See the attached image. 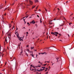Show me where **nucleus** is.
Segmentation results:
<instances>
[{
	"label": "nucleus",
	"mask_w": 74,
	"mask_h": 74,
	"mask_svg": "<svg viewBox=\"0 0 74 74\" xmlns=\"http://www.w3.org/2000/svg\"><path fill=\"white\" fill-rule=\"evenodd\" d=\"M38 63H40V61H39Z\"/></svg>",
	"instance_id": "nucleus-59"
},
{
	"label": "nucleus",
	"mask_w": 74,
	"mask_h": 74,
	"mask_svg": "<svg viewBox=\"0 0 74 74\" xmlns=\"http://www.w3.org/2000/svg\"><path fill=\"white\" fill-rule=\"evenodd\" d=\"M54 33H55V34H59V33H58V32H55Z\"/></svg>",
	"instance_id": "nucleus-10"
},
{
	"label": "nucleus",
	"mask_w": 74,
	"mask_h": 74,
	"mask_svg": "<svg viewBox=\"0 0 74 74\" xmlns=\"http://www.w3.org/2000/svg\"><path fill=\"white\" fill-rule=\"evenodd\" d=\"M41 67V66H36V67Z\"/></svg>",
	"instance_id": "nucleus-13"
},
{
	"label": "nucleus",
	"mask_w": 74,
	"mask_h": 74,
	"mask_svg": "<svg viewBox=\"0 0 74 74\" xmlns=\"http://www.w3.org/2000/svg\"><path fill=\"white\" fill-rule=\"evenodd\" d=\"M1 5H0V9H1Z\"/></svg>",
	"instance_id": "nucleus-35"
},
{
	"label": "nucleus",
	"mask_w": 74,
	"mask_h": 74,
	"mask_svg": "<svg viewBox=\"0 0 74 74\" xmlns=\"http://www.w3.org/2000/svg\"><path fill=\"white\" fill-rule=\"evenodd\" d=\"M10 9H11V8H10L9 9H8V11H10Z\"/></svg>",
	"instance_id": "nucleus-19"
},
{
	"label": "nucleus",
	"mask_w": 74,
	"mask_h": 74,
	"mask_svg": "<svg viewBox=\"0 0 74 74\" xmlns=\"http://www.w3.org/2000/svg\"><path fill=\"white\" fill-rule=\"evenodd\" d=\"M38 71V70H35V71Z\"/></svg>",
	"instance_id": "nucleus-37"
},
{
	"label": "nucleus",
	"mask_w": 74,
	"mask_h": 74,
	"mask_svg": "<svg viewBox=\"0 0 74 74\" xmlns=\"http://www.w3.org/2000/svg\"><path fill=\"white\" fill-rule=\"evenodd\" d=\"M23 20H24V22H25V19H23Z\"/></svg>",
	"instance_id": "nucleus-62"
},
{
	"label": "nucleus",
	"mask_w": 74,
	"mask_h": 74,
	"mask_svg": "<svg viewBox=\"0 0 74 74\" xmlns=\"http://www.w3.org/2000/svg\"><path fill=\"white\" fill-rule=\"evenodd\" d=\"M14 26H13V28H12V29H14Z\"/></svg>",
	"instance_id": "nucleus-51"
},
{
	"label": "nucleus",
	"mask_w": 74,
	"mask_h": 74,
	"mask_svg": "<svg viewBox=\"0 0 74 74\" xmlns=\"http://www.w3.org/2000/svg\"><path fill=\"white\" fill-rule=\"evenodd\" d=\"M56 59H57V60H58V57H56Z\"/></svg>",
	"instance_id": "nucleus-33"
},
{
	"label": "nucleus",
	"mask_w": 74,
	"mask_h": 74,
	"mask_svg": "<svg viewBox=\"0 0 74 74\" xmlns=\"http://www.w3.org/2000/svg\"><path fill=\"white\" fill-rule=\"evenodd\" d=\"M69 25H71V24H70V23H69Z\"/></svg>",
	"instance_id": "nucleus-64"
},
{
	"label": "nucleus",
	"mask_w": 74,
	"mask_h": 74,
	"mask_svg": "<svg viewBox=\"0 0 74 74\" xmlns=\"http://www.w3.org/2000/svg\"><path fill=\"white\" fill-rule=\"evenodd\" d=\"M59 35L60 36H62V35L60 34H59Z\"/></svg>",
	"instance_id": "nucleus-20"
},
{
	"label": "nucleus",
	"mask_w": 74,
	"mask_h": 74,
	"mask_svg": "<svg viewBox=\"0 0 74 74\" xmlns=\"http://www.w3.org/2000/svg\"><path fill=\"white\" fill-rule=\"evenodd\" d=\"M48 72H47L46 73V74H48Z\"/></svg>",
	"instance_id": "nucleus-38"
},
{
	"label": "nucleus",
	"mask_w": 74,
	"mask_h": 74,
	"mask_svg": "<svg viewBox=\"0 0 74 74\" xmlns=\"http://www.w3.org/2000/svg\"><path fill=\"white\" fill-rule=\"evenodd\" d=\"M57 59H59V57H57Z\"/></svg>",
	"instance_id": "nucleus-61"
},
{
	"label": "nucleus",
	"mask_w": 74,
	"mask_h": 74,
	"mask_svg": "<svg viewBox=\"0 0 74 74\" xmlns=\"http://www.w3.org/2000/svg\"><path fill=\"white\" fill-rule=\"evenodd\" d=\"M26 33H27V34H28V32H27Z\"/></svg>",
	"instance_id": "nucleus-60"
},
{
	"label": "nucleus",
	"mask_w": 74,
	"mask_h": 74,
	"mask_svg": "<svg viewBox=\"0 0 74 74\" xmlns=\"http://www.w3.org/2000/svg\"><path fill=\"white\" fill-rule=\"evenodd\" d=\"M29 3L31 5H33V2L32 1H31V0H29Z\"/></svg>",
	"instance_id": "nucleus-3"
},
{
	"label": "nucleus",
	"mask_w": 74,
	"mask_h": 74,
	"mask_svg": "<svg viewBox=\"0 0 74 74\" xmlns=\"http://www.w3.org/2000/svg\"><path fill=\"white\" fill-rule=\"evenodd\" d=\"M17 37L18 38L19 40H20L21 41L23 39V37L21 38L19 36V34L17 33Z\"/></svg>",
	"instance_id": "nucleus-1"
},
{
	"label": "nucleus",
	"mask_w": 74,
	"mask_h": 74,
	"mask_svg": "<svg viewBox=\"0 0 74 74\" xmlns=\"http://www.w3.org/2000/svg\"><path fill=\"white\" fill-rule=\"evenodd\" d=\"M42 71V70L41 69L40 70V71Z\"/></svg>",
	"instance_id": "nucleus-26"
},
{
	"label": "nucleus",
	"mask_w": 74,
	"mask_h": 74,
	"mask_svg": "<svg viewBox=\"0 0 74 74\" xmlns=\"http://www.w3.org/2000/svg\"><path fill=\"white\" fill-rule=\"evenodd\" d=\"M11 25V24H10V26H9V27L10 28L11 27V25Z\"/></svg>",
	"instance_id": "nucleus-23"
},
{
	"label": "nucleus",
	"mask_w": 74,
	"mask_h": 74,
	"mask_svg": "<svg viewBox=\"0 0 74 74\" xmlns=\"http://www.w3.org/2000/svg\"><path fill=\"white\" fill-rule=\"evenodd\" d=\"M5 42H7V39H6L5 40Z\"/></svg>",
	"instance_id": "nucleus-22"
},
{
	"label": "nucleus",
	"mask_w": 74,
	"mask_h": 74,
	"mask_svg": "<svg viewBox=\"0 0 74 74\" xmlns=\"http://www.w3.org/2000/svg\"><path fill=\"white\" fill-rule=\"evenodd\" d=\"M50 24H52V23H49Z\"/></svg>",
	"instance_id": "nucleus-47"
},
{
	"label": "nucleus",
	"mask_w": 74,
	"mask_h": 74,
	"mask_svg": "<svg viewBox=\"0 0 74 74\" xmlns=\"http://www.w3.org/2000/svg\"><path fill=\"white\" fill-rule=\"evenodd\" d=\"M25 53L26 55H27V56H28V54H27V53L25 52Z\"/></svg>",
	"instance_id": "nucleus-15"
},
{
	"label": "nucleus",
	"mask_w": 74,
	"mask_h": 74,
	"mask_svg": "<svg viewBox=\"0 0 74 74\" xmlns=\"http://www.w3.org/2000/svg\"><path fill=\"white\" fill-rule=\"evenodd\" d=\"M9 69H12V67H10L9 68Z\"/></svg>",
	"instance_id": "nucleus-39"
},
{
	"label": "nucleus",
	"mask_w": 74,
	"mask_h": 74,
	"mask_svg": "<svg viewBox=\"0 0 74 74\" xmlns=\"http://www.w3.org/2000/svg\"><path fill=\"white\" fill-rule=\"evenodd\" d=\"M40 23H41V22H42V21H41V18H40Z\"/></svg>",
	"instance_id": "nucleus-25"
},
{
	"label": "nucleus",
	"mask_w": 74,
	"mask_h": 74,
	"mask_svg": "<svg viewBox=\"0 0 74 74\" xmlns=\"http://www.w3.org/2000/svg\"><path fill=\"white\" fill-rule=\"evenodd\" d=\"M30 55H32V57H33V58H34V55H33V52L32 53V54H30Z\"/></svg>",
	"instance_id": "nucleus-7"
},
{
	"label": "nucleus",
	"mask_w": 74,
	"mask_h": 74,
	"mask_svg": "<svg viewBox=\"0 0 74 74\" xmlns=\"http://www.w3.org/2000/svg\"><path fill=\"white\" fill-rule=\"evenodd\" d=\"M36 58H37V54L36 55Z\"/></svg>",
	"instance_id": "nucleus-55"
},
{
	"label": "nucleus",
	"mask_w": 74,
	"mask_h": 74,
	"mask_svg": "<svg viewBox=\"0 0 74 74\" xmlns=\"http://www.w3.org/2000/svg\"><path fill=\"white\" fill-rule=\"evenodd\" d=\"M18 29V28H17V27H16V30H17Z\"/></svg>",
	"instance_id": "nucleus-56"
},
{
	"label": "nucleus",
	"mask_w": 74,
	"mask_h": 74,
	"mask_svg": "<svg viewBox=\"0 0 74 74\" xmlns=\"http://www.w3.org/2000/svg\"><path fill=\"white\" fill-rule=\"evenodd\" d=\"M34 69H32V71H34Z\"/></svg>",
	"instance_id": "nucleus-30"
},
{
	"label": "nucleus",
	"mask_w": 74,
	"mask_h": 74,
	"mask_svg": "<svg viewBox=\"0 0 74 74\" xmlns=\"http://www.w3.org/2000/svg\"><path fill=\"white\" fill-rule=\"evenodd\" d=\"M47 64H45L44 65V66H46V65H47Z\"/></svg>",
	"instance_id": "nucleus-27"
},
{
	"label": "nucleus",
	"mask_w": 74,
	"mask_h": 74,
	"mask_svg": "<svg viewBox=\"0 0 74 74\" xmlns=\"http://www.w3.org/2000/svg\"><path fill=\"white\" fill-rule=\"evenodd\" d=\"M36 74H39V73H38V72H37Z\"/></svg>",
	"instance_id": "nucleus-43"
},
{
	"label": "nucleus",
	"mask_w": 74,
	"mask_h": 74,
	"mask_svg": "<svg viewBox=\"0 0 74 74\" xmlns=\"http://www.w3.org/2000/svg\"><path fill=\"white\" fill-rule=\"evenodd\" d=\"M67 35L69 37H70V35H69V34H67Z\"/></svg>",
	"instance_id": "nucleus-41"
},
{
	"label": "nucleus",
	"mask_w": 74,
	"mask_h": 74,
	"mask_svg": "<svg viewBox=\"0 0 74 74\" xmlns=\"http://www.w3.org/2000/svg\"><path fill=\"white\" fill-rule=\"evenodd\" d=\"M27 51H28L30 52V51H29V49H27Z\"/></svg>",
	"instance_id": "nucleus-42"
},
{
	"label": "nucleus",
	"mask_w": 74,
	"mask_h": 74,
	"mask_svg": "<svg viewBox=\"0 0 74 74\" xmlns=\"http://www.w3.org/2000/svg\"><path fill=\"white\" fill-rule=\"evenodd\" d=\"M13 59H14L12 60V61L13 60H14V59H15V58H14Z\"/></svg>",
	"instance_id": "nucleus-49"
},
{
	"label": "nucleus",
	"mask_w": 74,
	"mask_h": 74,
	"mask_svg": "<svg viewBox=\"0 0 74 74\" xmlns=\"http://www.w3.org/2000/svg\"><path fill=\"white\" fill-rule=\"evenodd\" d=\"M25 1H26L27 3H28V0H25Z\"/></svg>",
	"instance_id": "nucleus-21"
},
{
	"label": "nucleus",
	"mask_w": 74,
	"mask_h": 74,
	"mask_svg": "<svg viewBox=\"0 0 74 74\" xmlns=\"http://www.w3.org/2000/svg\"><path fill=\"white\" fill-rule=\"evenodd\" d=\"M4 51H5V49H4L3 51L2 52V53H3V52H4Z\"/></svg>",
	"instance_id": "nucleus-29"
},
{
	"label": "nucleus",
	"mask_w": 74,
	"mask_h": 74,
	"mask_svg": "<svg viewBox=\"0 0 74 74\" xmlns=\"http://www.w3.org/2000/svg\"><path fill=\"white\" fill-rule=\"evenodd\" d=\"M35 3H38V0H35Z\"/></svg>",
	"instance_id": "nucleus-6"
},
{
	"label": "nucleus",
	"mask_w": 74,
	"mask_h": 74,
	"mask_svg": "<svg viewBox=\"0 0 74 74\" xmlns=\"http://www.w3.org/2000/svg\"><path fill=\"white\" fill-rule=\"evenodd\" d=\"M27 25H29V23H27Z\"/></svg>",
	"instance_id": "nucleus-40"
},
{
	"label": "nucleus",
	"mask_w": 74,
	"mask_h": 74,
	"mask_svg": "<svg viewBox=\"0 0 74 74\" xmlns=\"http://www.w3.org/2000/svg\"><path fill=\"white\" fill-rule=\"evenodd\" d=\"M30 23H32V21Z\"/></svg>",
	"instance_id": "nucleus-50"
},
{
	"label": "nucleus",
	"mask_w": 74,
	"mask_h": 74,
	"mask_svg": "<svg viewBox=\"0 0 74 74\" xmlns=\"http://www.w3.org/2000/svg\"><path fill=\"white\" fill-rule=\"evenodd\" d=\"M35 7H36V6H34L33 7H32V8H34Z\"/></svg>",
	"instance_id": "nucleus-28"
},
{
	"label": "nucleus",
	"mask_w": 74,
	"mask_h": 74,
	"mask_svg": "<svg viewBox=\"0 0 74 74\" xmlns=\"http://www.w3.org/2000/svg\"><path fill=\"white\" fill-rule=\"evenodd\" d=\"M49 69H48V70H49V69H50V68H51L50 67V66H49Z\"/></svg>",
	"instance_id": "nucleus-48"
},
{
	"label": "nucleus",
	"mask_w": 74,
	"mask_h": 74,
	"mask_svg": "<svg viewBox=\"0 0 74 74\" xmlns=\"http://www.w3.org/2000/svg\"><path fill=\"white\" fill-rule=\"evenodd\" d=\"M21 7H22V8H25V6H23V3H21L20 5H19V6H21Z\"/></svg>",
	"instance_id": "nucleus-2"
},
{
	"label": "nucleus",
	"mask_w": 74,
	"mask_h": 74,
	"mask_svg": "<svg viewBox=\"0 0 74 74\" xmlns=\"http://www.w3.org/2000/svg\"><path fill=\"white\" fill-rule=\"evenodd\" d=\"M32 67H33L34 68H35V67L34 66H32Z\"/></svg>",
	"instance_id": "nucleus-52"
},
{
	"label": "nucleus",
	"mask_w": 74,
	"mask_h": 74,
	"mask_svg": "<svg viewBox=\"0 0 74 74\" xmlns=\"http://www.w3.org/2000/svg\"><path fill=\"white\" fill-rule=\"evenodd\" d=\"M30 66H31V67H32L33 66V65L32 64H31V65H30Z\"/></svg>",
	"instance_id": "nucleus-36"
},
{
	"label": "nucleus",
	"mask_w": 74,
	"mask_h": 74,
	"mask_svg": "<svg viewBox=\"0 0 74 74\" xmlns=\"http://www.w3.org/2000/svg\"><path fill=\"white\" fill-rule=\"evenodd\" d=\"M8 8H9V7H8L7 8H5V9L4 10V11H5V10H7V9Z\"/></svg>",
	"instance_id": "nucleus-12"
},
{
	"label": "nucleus",
	"mask_w": 74,
	"mask_h": 74,
	"mask_svg": "<svg viewBox=\"0 0 74 74\" xmlns=\"http://www.w3.org/2000/svg\"><path fill=\"white\" fill-rule=\"evenodd\" d=\"M42 69H45V67H42Z\"/></svg>",
	"instance_id": "nucleus-18"
},
{
	"label": "nucleus",
	"mask_w": 74,
	"mask_h": 74,
	"mask_svg": "<svg viewBox=\"0 0 74 74\" xmlns=\"http://www.w3.org/2000/svg\"><path fill=\"white\" fill-rule=\"evenodd\" d=\"M45 70V69H42V70Z\"/></svg>",
	"instance_id": "nucleus-44"
},
{
	"label": "nucleus",
	"mask_w": 74,
	"mask_h": 74,
	"mask_svg": "<svg viewBox=\"0 0 74 74\" xmlns=\"http://www.w3.org/2000/svg\"><path fill=\"white\" fill-rule=\"evenodd\" d=\"M37 16L38 17V18H40V16H38V15H37Z\"/></svg>",
	"instance_id": "nucleus-32"
},
{
	"label": "nucleus",
	"mask_w": 74,
	"mask_h": 74,
	"mask_svg": "<svg viewBox=\"0 0 74 74\" xmlns=\"http://www.w3.org/2000/svg\"><path fill=\"white\" fill-rule=\"evenodd\" d=\"M24 4H25V5H26L27 7H28V6H30V5L28 4H27H27H26L25 3H24Z\"/></svg>",
	"instance_id": "nucleus-5"
},
{
	"label": "nucleus",
	"mask_w": 74,
	"mask_h": 74,
	"mask_svg": "<svg viewBox=\"0 0 74 74\" xmlns=\"http://www.w3.org/2000/svg\"><path fill=\"white\" fill-rule=\"evenodd\" d=\"M32 23L33 24H34L35 23V21H32Z\"/></svg>",
	"instance_id": "nucleus-9"
},
{
	"label": "nucleus",
	"mask_w": 74,
	"mask_h": 74,
	"mask_svg": "<svg viewBox=\"0 0 74 74\" xmlns=\"http://www.w3.org/2000/svg\"><path fill=\"white\" fill-rule=\"evenodd\" d=\"M29 16V15H28V16H27L26 18H27V17H28Z\"/></svg>",
	"instance_id": "nucleus-46"
},
{
	"label": "nucleus",
	"mask_w": 74,
	"mask_h": 74,
	"mask_svg": "<svg viewBox=\"0 0 74 74\" xmlns=\"http://www.w3.org/2000/svg\"><path fill=\"white\" fill-rule=\"evenodd\" d=\"M51 34H53V35H55L56 36H58V35H57V34H55L54 32H52L51 33Z\"/></svg>",
	"instance_id": "nucleus-4"
},
{
	"label": "nucleus",
	"mask_w": 74,
	"mask_h": 74,
	"mask_svg": "<svg viewBox=\"0 0 74 74\" xmlns=\"http://www.w3.org/2000/svg\"><path fill=\"white\" fill-rule=\"evenodd\" d=\"M29 47V45H27V47Z\"/></svg>",
	"instance_id": "nucleus-63"
},
{
	"label": "nucleus",
	"mask_w": 74,
	"mask_h": 74,
	"mask_svg": "<svg viewBox=\"0 0 74 74\" xmlns=\"http://www.w3.org/2000/svg\"><path fill=\"white\" fill-rule=\"evenodd\" d=\"M21 53L22 54V53H23V51H22V50H21Z\"/></svg>",
	"instance_id": "nucleus-16"
},
{
	"label": "nucleus",
	"mask_w": 74,
	"mask_h": 74,
	"mask_svg": "<svg viewBox=\"0 0 74 74\" xmlns=\"http://www.w3.org/2000/svg\"><path fill=\"white\" fill-rule=\"evenodd\" d=\"M4 15L5 16L6 15V13H5V14H4Z\"/></svg>",
	"instance_id": "nucleus-58"
},
{
	"label": "nucleus",
	"mask_w": 74,
	"mask_h": 74,
	"mask_svg": "<svg viewBox=\"0 0 74 74\" xmlns=\"http://www.w3.org/2000/svg\"><path fill=\"white\" fill-rule=\"evenodd\" d=\"M47 63H49V61H47Z\"/></svg>",
	"instance_id": "nucleus-57"
},
{
	"label": "nucleus",
	"mask_w": 74,
	"mask_h": 74,
	"mask_svg": "<svg viewBox=\"0 0 74 74\" xmlns=\"http://www.w3.org/2000/svg\"><path fill=\"white\" fill-rule=\"evenodd\" d=\"M38 71H39V72L40 71V70H38Z\"/></svg>",
	"instance_id": "nucleus-34"
},
{
	"label": "nucleus",
	"mask_w": 74,
	"mask_h": 74,
	"mask_svg": "<svg viewBox=\"0 0 74 74\" xmlns=\"http://www.w3.org/2000/svg\"><path fill=\"white\" fill-rule=\"evenodd\" d=\"M47 69H46L45 70V71H47Z\"/></svg>",
	"instance_id": "nucleus-54"
},
{
	"label": "nucleus",
	"mask_w": 74,
	"mask_h": 74,
	"mask_svg": "<svg viewBox=\"0 0 74 74\" xmlns=\"http://www.w3.org/2000/svg\"><path fill=\"white\" fill-rule=\"evenodd\" d=\"M58 10H59L58 8Z\"/></svg>",
	"instance_id": "nucleus-53"
},
{
	"label": "nucleus",
	"mask_w": 74,
	"mask_h": 74,
	"mask_svg": "<svg viewBox=\"0 0 74 74\" xmlns=\"http://www.w3.org/2000/svg\"><path fill=\"white\" fill-rule=\"evenodd\" d=\"M42 55H44V54H45V55H46V54H47V53L45 52V53H42Z\"/></svg>",
	"instance_id": "nucleus-8"
},
{
	"label": "nucleus",
	"mask_w": 74,
	"mask_h": 74,
	"mask_svg": "<svg viewBox=\"0 0 74 74\" xmlns=\"http://www.w3.org/2000/svg\"><path fill=\"white\" fill-rule=\"evenodd\" d=\"M23 29H25V27H24L23 28Z\"/></svg>",
	"instance_id": "nucleus-45"
},
{
	"label": "nucleus",
	"mask_w": 74,
	"mask_h": 74,
	"mask_svg": "<svg viewBox=\"0 0 74 74\" xmlns=\"http://www.w3.org/2000/svg\"><path fill=\"white\" fill-rule=\"evenodd\" d=\"M64 25V24L61 25H60V26H63Z\"/></svg>",
	"instance_id": "nucleus-11"
},
{
	"label": "nucleus",
	"mask_w": 74,
	"mask_h": 74,
	"mask_svg": "<svg viewBox=\"0 0 74 74\" xmlns=\"http://www.w3.org/2000/svg\"><path fill=\"white\" fill-rule=\"evenodd\" d=\"M38 6L36 8V9L37 10V8H38Z\"/></svg>",
	"instance_id": "nucleus-31"
},
{
	"label": "nucleus",
	"mask_w": 74,
	"mask_h": 74,
	"mask_svg": "<svg viewBox=\"0 0 74 74\" xmlns=\"http://www.w3.org/2000/svg\"><path fill=\"white\" fill-rule=\"evenodd\" d=\"M33 48H34V47H31V49H33Z\"/></svg>",
	"instance_id": "nucleus-14"
},
{
	"label": "nucleus",
	"mask_w": 74,
	"mask_h": 74,
	"mask_svg": "<svg viewBox=\"0 0 74 74\" xmlns=\"http://www.w3.org/2000/svg\"><path fill=\"white\" fill-rule=\"evenodd\" d=\"M45 10L46 11V12H47V9H46V8H45Z\"/></svg>",
	"instance_id": "nucleus-17"
},
{
	"label": "nucleus",
	"mask_w": 74,
	"mask_h": 74,
	"mask_svg": "<svg viewBox=\"0 0 74 74\" xmlns=\"http://www.w3.org/2000/svg\"><path fill=\"white\" fill-rule=\"evenodd\" d=\"M0 51H1V45H0Z\"/></svg>",
	"instance_id": "nucleus-24"
}]
</instances>
